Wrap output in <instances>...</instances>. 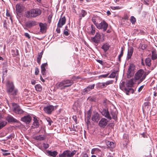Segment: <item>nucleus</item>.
Wrapping results in <instances>:
<instances>
[{
    "instance_id": "nucleus-1",
    "label": "nucleus",
    "mask_w": 157,
    "mask_h": 157,
    "mask_svg": "<svg viewBox=\"0 0 157 157\" xmlns=\"http://www.w3.org/2000/svg\"><path fill=\"white\" fill-rule=\"evenodd\" d=\"M148 72H145L143 69L139 70L135 74V79L136 80H139L138 84L142 82L146 78Z\"/></svg>"
},
{
    "instance_id": "nucleus-2",
    "label": "nucleus",
    "mask_w": 157,
    "mask_h": 157,
    "mask_svg": "<svg viewBox=\"0 0 157 157\" xmlns=\"http://www.w3.org/2000/svg\"><path fill=\"white\" fill-rule=\"evenodd\" d=\"M7 92L10 96L14 97L17 95L18 90L15 88L13 82L8 81L7 83Z\"/></svg>"
},
{
    "instance_id": "nucleus-3",
    "label": "nucleus",
    "mask_w": 157,
    "mask_h": 157,
    "mask_svg": "<svg viewBox=\"0 0 157 157\" xmlns=\"http://www.w3.org/2000/svg\"><path fill=\"white\" fill-rule=\"evenodd\" d=\"M41 13V10L39 8L33 9L27 11L26 14L27 17H35L40 15Z\"/></svg>"
},
{
    "instance_id": "nucleus-4",
    "label": "nucleus",
    "mask_w": 157,
    "mask_h": 157,
    "mask_svg": "<svg viewBox=\"0 0 157 157\" xmlns=\"http://www.w3.org/2000/svg\"><path fill=\"white\" fill-rule=\"evenodd\" d=\"M74 83L72 80H66L62 81L58 84L57 88L61 90L64 89L70 86Z\"/></svg>"
},
{
    "instance_id": "nucleus-5",
    "label": "nucleus",
    "mask_w": 157,
    "mask_h": 157,
    "mask_svg": "<svg viewBox=\"0 0 157 157\" xmlns=\"http://www.w3.org/2000/svg\"><path fill=\"white\" fill-rule=\"evenodd\" d=\"M104 37V35L103 33H99L98 32L96 33V35L94 37H91V41L98 44L100 43L101 36Z\"/></svg>"
},
{
    "instance_id": "nucleus-6",
    "label": "nucleus",
    "mask_w": 157,
    "mask_h": 157,
    "mask_svg": "<svg viewBox=\"0 0 157 157\" xmlns=\"http://www.w3.org/2000/svg\"><path fill=\"white\" fill-rule=\"evenodd\" d=\"M12 105V109L15 113L19 114H22L23 113L24 111L17 104L13 103Z\"/></svg>"
},
{
    "instance_id": "nucleus-7",
    "label": "nucleus",
    "mask_w": 157,
    "mask_h": 157,
    "mask_svg": "<svg viewBox=\"0 0 157 157\" xmlns=\"http://www.w3.org/2000/svg\"><path fill=\"white\" fill-rule=\"evenodd\" d=\"M135 67V66L133 64L129 65L127 74V77L128 78H130L134 75Z\"/></svg>"
},
{
    "instance_id": "nucleus-8",
    "label": "nucleus",
    "mask_w": 157,
    "mask_h": 157,
    "mask_svg": "<svg viewBox=\"0 0 157 157\" xmlns=\"http://www.w3.org/2000/svg\"><path fill=\"white\" fill-rule=\"evenodd\" d=\"M98 29L103 30V31L105 32L108 27V24L104 21H102L100 23L98 24L96 26Z\"/></svg>"
},
{
    "instance_id": "nucleus-9",
    "label": "nucleus",
    "mask_w": 157,
    "mask_h": 157,
    "mask_svg": "<svg viewBox=\"0 0 157 157\" xmlns=\"http://www.w3.org/2000/svg\"><path fill=\"white\" fill-rule=\"evenodd\" d=\"M54 109V107L51 105H47L44 108V110L45 113L50 114Z\"/></svg>"
},
{
    "instance_id": "nucleus-10",
    "label": "nucleus",
    "mask_w": 157,
    "mask_h": 157,
    "mask_svg": "<svg viewBox=\"0 0 157 157\" xmlns=\"http://www.w3.org/2000/svg\"><path fill=\"white\" fill-rule=\"evenodd\" d=\"M101 114L103 116H104L108 119L110 120L112 119V118L110 115L109 112L107 110L105 109H103L101 111Z\"/></svg>"
},
{
    "instance_id": "nucleus-11",
    "label": "nucleus",
    "mask_w": 157,
    "mask_h": 157,
    "mask_svg": "<svg viewBox=\"0 0 157 157\" xmlns=\"http://www.w3.org/2000/svg\"><path fill=\"white\" fill-rule=\"evenodd\" d=\"M66 19L64 16L63 17L60 18L57 24L58 27L61 28L66 23Z\"/></svg>"
},
{
    "instance_id": "nucleus-12",
    "label": "nucleus",
    "mask_w": 157,
    "mask_h": 157,
    "mask_svg": "<svg viewBox=\"0 0 157 157\" xmlns=\"http://www.w3.org/2000/svg\"><path fill=\"white\" fill-rule=\"evenodd\" d=\"M108 121L106 119L102 118L98 124L99 125L100 127L104 128L107 125Z\"/></svg>"
},
{
    "instance_id": "nucleus-13",
    "label": "nucleus",
    "mask_w": 157,
    "mask_h": 157,
    "mask_svg": "<svg viewBox=\"0 0 157 157\" xmlns=\"http://www.w3.org/2000/svg\"><path fill=\"white\" fill-rule=\"evenodd\" d=\"M100 118L99 114L97 112L94 113L92 116V120L94 122H98Z\"/></svg>"
},
{
    "instance_id": "nucleus-14",
    "label": "nucleus",
    "mask_w": 157,
    "mask_h": 157,
    "mask_svg": "<svg viewBox=\"0 0 157 157\" xmlns=\"http://www.w3.org/2000/svg\"><path fill=\"white\" fill-rule=\"evenodd\" d=\"M96 29L95 26L93 25H91L90 27L87 29V32L90 34L94 35Z\"/></svg>"
},
{
    "instance_id": "nucleus-15",
    "label": "nucleus",
    "mask_w": 157,
    "mask_h": 157,
    "mask_svg": "<svg viewBox=\"0 0 157 157\" xmlns=\"http://www.w3.org/2000/svg\"><path fill=\"white\" fill-rule=\"evenodd\" d=\"M6 120L9 122H16L18 123V121L10 115H8L6 118Z\"/></svg>"
},
{
    "instance_id": "nucleus-16",
    "label": "nucleus",
    "mask_w": 157,
    "mask_h": 157,
    "mask_svg": "<svg viewBox=\"0 0 157 157\" xmlns=\"http://www.w3.org/2000/svg\"><path fill=\"white\" fill-rule=\"evenodd\" d=\"M33 122L32 127L33 128H36L39 127L40 124L38 121V120L37 119L36 117H34L33 119Z\"/></svg>"
},
{
    "instance_id": "nucleus-17",
    "label": "nucleus",
    "mask_w": 157,
    "mask_h": 157,
    "mask_svg": "<svg viewBox=\"0 0 157 157\" xmlns=\"http://www.w3.org/2000/svg\"><path fill=\"white\" fill-rule=\"evenodd\" d=\"M31 120V117L29 115L24 117L21 118V120L27 124H29Z\"/></svg>"
},
{
    "instance_id": "nucleus-18",
    "label": "nucleus",
    "mask_w": 157,
    "mask_h": 157,
    "mask_svg": "<svg viewBox=\"0 0 157 157\" xmlns=\"http://www.w3.org/2000/svg\"><path fill=\"white\" fill-rule=\"evenodd\" d=\"M24 7L17 4L16 6V12L17 14H19L22 12L24 10Z\"/></svg>"
},
{
    "instance_id": "nucleus-19",
    "label": "nucleus",
    "mask_w": 157,
    "mask_h": 157,
    "mask_svg": "<svg viewBox=\"0 0 157 157\" xmlns=\"http://www.w3.org/2000/svg\"><path fill=\"white\" fill-rule=\"evenodd\" d=\"M133 52V48L132 47H131L128 49V52L127 59L128 60L130 59L132 55Z\"/></svg>"
},
{
    "instance_id": "nucleus-20",
    "label": "nucleus",
    "mask_w": 157,
    "mask_h": 157,
    "mask_svg": "<svg viewBox=\"0 0 157 157\" xmlns=\"http://www.w3.org/2000/svg\"><path fill=\"white\" fill-rule=\"evenodd\" d=\"M135 78H132L127 81L126 83V86L128 87H132L133 86L134 84V80Z\"/></svg>"
},
{
    "instance_id": "nucleus-21",
    "label": "nucleus",
    "mask_w": 157,
    "mask_h": 157,
    "mask_svg": "<svg viewBox=\"0 0 157 157\" xmlns=\"http://www.w3.org/2000/svg\"><path fill=\"white\" fill-rule=\"evenodd\" d=\"M36 22L34 21H28L25 23V25L26 27L28 28H30L36 25Z\"/></svg>"
},
{
    "instance_id": "nucleus-22",
    "label": "nucleus",
    "mask_w": 157,
    "mask_h": 157,
    "mask_svg": "<svg viewBox=\"0 0 157 157\" xmlns=\"http://www.w3.org/2000/svg\"><path fill=\"white\" fill-rule=\"evenodd\" d=\"M95 86V84L89 85L88 87L85 88L84 90V92L85 94L87 93L89 91H90L91 90L94 89Z\"/></svg>"
},
{
    "instance_id": "nucleus-23",
    "label": "nucleus",
    "mask_w": 157,
    "mask_h": 157,
    "mask_svg": "<svg viewBox=\"0 0 157 157\" xmlns=\"http://www.w3.org/2000/svg\"><path fill=\"white\" fill-rule=\"evenodd\" d=\"M39 26L40 27V31L43 33L44 32L47 28V25L46 24L40 23Z\"/></svg>"
},
{
    "instance_id": "nucleus-24",
    "label": "nucleus",
    "mask_w": 157,
    "mask_h": 157,
    "mask_svg": "<svg viewBox=\"0 0 157 157\" xmlns=\"http://www.w3.org/2000/svg\"><path fill=\"white\" fill-rule=\"evenodd\" d=\"M47 63H45L42 64L41 66V73L43 75H45L46 74V70L45 67L47 66Z\"/></svg>"
},
{
    "instance_id": "nucleus-25",
    "label": "nucleus",
    "mask_w": 157,
    "mask_h": 157,
    "mask_svg": "<svg viewBox=\"0 0 157 157\" xmlns=\"http://www.w3.org/2000/svg\"><path fill=\"white\" fill-rule=\"evenodd\" d=\"M110 113L112 117L113 118L114 120H116L117 119V112L116 109H114L111 110Z\"/></svg>"
},
{
    "instance_id": "nucleus-26",
    "label": "nucleus",
    "mask_w": 157,
    "mask_h": 157,
    "mask_svg": "<svg viewBox=\"0 0 157 157\" xmlns=\"http://www.w3.org/2000/svg\"><path fill=\"white\" fill-rule=\"evenodd\" d=\"M46 152L49 155L53 157H55L57 154V152L55 151L52 152L50 151L47 150Z\"/></svg>"
},
{
    "instance_id": "nucleus-27",
    "label": "nucleus",
    "mask_w": 157,
    "mask_h": 157,
    "mask_svg": "<svg viewBox=\"0 0 157 157\" xmlns=\"http://www.w3.org/2000/svg\"><path fill=\"white\" fill-rule=\"evenodd\" d=\"M99 19V17L96 16L94 15L92 18V21L94 24L96 26L97 24H98L96 21Z\"/></svg>"
},
{
    "instance_id": "nucleus-28",
    "label": "nucleus",
    "mask_w": 157,
    "mask_h": 157,
    "mask_svg": "<svg viewBox=\"0 0 157 157\" xmlns=\"http://www.w3.org/2000/svg\"><path fill=\"white\" fill-rule=\"evenodd\" d=\"M43 54V52L42 51L41 52L39 53L38 54V56L36 59V61L39 64H40V61L42 57V56Z\"/></svg>"
},
{
    "instance_id": "nucleus-29",
    "label": "nucleus",
    "mask_w": 157,
    "mask_h": 157,
    "mask_svg": "<svg viewBox=\"0 0 157 157\" xmlns=\"http://www.w3.org/2000/svg\"><path fill=\"white\" fill-rule=\"evenodd\" d=\"M124 90L126 92V94L127 95H129L130 93H133L134 91V90L133 89L131 88H124Z\"/></svg>"
},
{
    "instance_id": "nucleus-30",
    "label": "nucleus",
    "mask_w": 157,
    "mask_h": 157,
    "mask_svg": "<svg viewBox=\"0 0 157 157\" xmlns=\"http://www.w3.org/2000/svg\"><path fill=\"white\" fill-rule=\"evenodd\" d=\"M67 157H72L76 153V151L74 150L72 152L68 150Z\"/></svg>"
},
{
    "instance_id": "nucleus-31",
    "label": "nucleus",
    "mask_w": 157,
    "mask_h": 157,
    "mask_svg": "<svg viewBox=\"0 0 157 157\" xmlns=\"http://www.w3.org/2000/svg\"><path fill=\"white\" fill-rule=\"evenodd\" d=\"M109 44L106 43L104 44L102 46L101 48L104 50L105 52H106L109 49Z\"/></svg>"
},
{
    "instance_id": "nucleus-32",
    "label": "nucleus",
    "mask_w": 157,
    "mask_h": 157,
    "mask_svg": "<svg viewBox=\"0 0 157 157\" xmlns=\"http://www.w3.org/2000/svg\"><path fill=\"white\" fill-rule=\"evenodd\" d=\"M68 152V150L64 151L62 154H59V157H67Z\"/></svg>"
},
{
    "instance_id": "nucleus-33",
    "label": "nucleus",
    "mask_w": 157,
    "mask_h": 157,
    "mask_svg": "<svg viewBox=\"0 0 157 157\" xmlns=\"http://www.w3.org/2000/svg\"><path fill=\"white\" fill-rule=\"evenodd\" d=\"M107 146L109 147L113 148L114 147V143L113 142L107 141L106 142Z\"/></svg>"
},
{
    "instance_id": "nucleus-34",
    "label": "nucleus",
    "mask_w": 157,
    "mask_h": 157,
    "mask_svg": "<svg viewBox=\"0 0 157 157\" xmlns=\"http://www.w3.org/2000/svg\"><path fill=\"white\" fill-rule=\"evenodd\" d=\"M86 14L87 13L85 10H82L80 14V17H81L80 19H81L82 17H85Z\"/></svg>"
},
{
    "instance_id": "nucleus-35",
    "label": "nucleus",
    "mask_w": 157,
    "mask_h": 157,
    "mask_svg": "<svg viewBox=\"0 0 157 157\" xmlns=\"http://www.w3.org/2000/svg\"><path fill=\"white\" fill-rule=\"evenodd\" d=\"M157 58V54L156 52L155 51L152 52V60L155 59Z\"/></svg>"
},
{
    "instance_id": "nucleus-36",
    "label": "nucleus",
    "mask_w": 157,
    "mask_h": 157,
    "mask_svg": "<svg viewBox=\"0 0 157 157\" xmlns=\"http://www.w3.org/2000/svg\"><path fill=\"white\" fill-rule=\"evenodd\" d=\"M35 89L37 91H41L42 90L41 86L40 84H37L35 86Z\"/></svg>"
},
{
    "instance_id": "nucleus-37",
    "label": "nucleus",
    "mask_w": 157,
    "mask_h": 157,
    "mask_svg": "<svg viewBox=\"0 0 157 157\" xmlns=\"http://www.w3.org/2000/svg\"><path fill=\"white\" fill-rule=\"evenodd\" d=\"M151 59L149 58H147L145 59V63L147 66H150L151 65Z\"/></svg>"
},
{
    "instance_id": "nucleus-38",
    "label": "nucleus",
    "mask_w": 157,
    "mask_h": 157,
    "mask_svg": "<svg viewBox=\"0 0 157 157\" xmlns=\"http://www.w3.org/2000/svg\"><path fill=\"white\" fill-rule=\"evenodd\" d=\"M3 155L7 156L10 155V153L9 152L8 150L1 149Z\"/></svg>"
},
{
    "instance_id": "nucleus-39",
    "label": "nucleus",
    "mask_w": 157,
    "mask_h": 157,
    "mask_svg": "<svg viewBox=\"0 0 157 157\" xmlns=\"http://www.w3.org/2000/svg\"><path fill=\"white\" fill-rule=\"evenodd\" d=\"M36 139L39 140H43L45 139V137L44 136L39 135L36 137Z\"/></svg>"
},
{
    "instance_id": "nucleus-40",
    "label": "nucleus",
    "mask_w": 157,
    "mask_h": 157,
    "mask_svg": "<svg viewBox=\"0 0 157 157\" xmlns=\"http://www.w3.org/2000/svg\"><path fill=\"white\" fill-rule=\"evenodd\" d=\"M7 122L5 121H2L0 122V129L4 127L7 124Z\"/></svg>"
},
{
    "instance_id": "nucleus-41",
    "label": "nucleus",
    "mask_w": 157,
    "mask_h": 157,
    "mask_svg": "<svg viewBox=\"0 0 157 157\" xmlns=\"http://www.w3.org/2000/svg\"><path fill=\"white\" fill-rule=\"evenodd\" d=\"M63 34L66 36L69 35L68 30L67 29V26H66L65 29L63 31Z\"/></svg>"
},
{
    "instance_id": "nucleus-42",
    "label": "nucleus",
    "mask_w": 157,
    "mask_h": 157,
    "mask_svg": "<svg viewBox=\"0 0 157 157\" xmlns=\"http://www.w3.org/2000/svg\"><path fill=\"white\" fill-rule=\"evenodd\" d=\"M117 72H113L111 73L108 77L110 78H114L116 75Z\"/></svg>"
},
{
    "instance_id": "nucleus-43",
    "label": "nucleus",
    "mask_w": 157,
    "mask_h": 157,
    "mask_svg": "<svg viewBox=\"0 0 157 157\" xmlns=\"http://www.w3.org/2000/svg\"><path fill=\"white\" fill-rule=\"evenodd\" d=\"M109 73H108L105 75H100L99 76V78H105L109 75Z\"/></svg>"
},
{
    "instance_id": "nucleus-44",
    "label": "nucleus",
    "mask_w": 157,
    "mask_h": 157,
    "mask_svg": "<svg viewBox=\"0 0 157 157\" xmlns=\"http://www.w3.org/2000/svg\"><path fill=\"white\" fill-rule=\"evenodd\" d=\"M124 84L125 82L124 81L122 82L121 83L120 86L121 90H123L125 88H124Z\"/></svg>"
},
{
    "instance_id": "nucleus-45",
    "label": "nucleus",
    "mask_w": 157,
    "mask_h": 157,
    "mask_svg": "<svg viewBox=\"0 0 157 157\" xmlns=\"http://www.w3.org/2000/svg\"><path fill=\"white\" fill-rule=\"evenodd\" d=\"M130 20L132 24L134 23L136 21V18L132 16L131 17Z\"/></svg>"
},
{
    "instance_id": "nucleus-46",
    "label": "nucleus",
    "mask_w": 157,
    "mask_h": 157,
    "mask_svg": "<svg viewBox=\"0 0 157 157\" xmlns=\"http://www.w3.org/2000/svg\"><path fill=\"white\" fill-rule=\"evenodd\" d=\"M113 82H114L112 80L107 81L106 82H105L106 84V86L109 85L110 84H113Z\"/></svg>"
},
{
    "instance_id": "nucleus-47",
    "label": "nucleus",
    "mask_w": 157,
    "mask_h": 157,
    "mask_svg": "<svg viewBox=\"0 0 157 157\" xmlns=\"http://www.w3.org/2000/svg\"><path fill=\"white\" fill-rule=\"evenodd\" d=\"M110 8L112 10H118L121 9L119 6H111Z\"/></svg>"
},
{
    "instance_id": "nucleus-48",
    "label": "nucleus",
    "mask_w": 157,
    "mask_h": 157,
    "mask_svg": "<svg viewBox=\"0 0 157 157\" xmlns=\"http://www.w3.org/2000/svg\"><path fill=\"white\" fill-rule=\"evenodd\" d=\"M39 72V69L37 67H36L35 68V75H37Z\"/></svg>"
},
{
    "instance_id": "nucleus-49",
    "label": "nucleus",
    "mask_w": 157,
    "mask_h": 157,
    "mask_svg": "<svg viewBox=\"0 0 157 157\" xmlns=\"http://www.w3.org/2000/svg\"><path fill=\"white\" fill-rule=\"evenodd\" d=\"M43 147L45 149H47L49 147V145L48 144L44 143L43 144Z\"/></svg>"
},
{
    "instance_id": "nucleus-50",
    "label": "nucleus",
    "mask_w": 157,
    "mask_h": 157,
    "mask_svg": "<svg viewBox=\"0 0 157 157\" xmlns=\"http://www.w3.org/2000/svg\"><path fill=\"white\" fill-rule=\"evenodd\" d=\"M73 119L75 121V123L77 124L78 123L77 118L76 116H73L72 117Z\"/></svg>"
},
{
    "instance_id": "nucleus-51",
    "label": "nucleus",
    "mask_w": 157,
    "mask_h": 157,
    "mask_svg": "<svg viewBox=\"0 0 157 157\" xmlns=\"http://www.w3.org/2000/svg\"><path fill=\"white\" fill-rule=\"evenodd\" d=\"M140 46L141 47V48L142 50L145 49L146 48V46L145 44L143 45V44H140Z\"/></svg>"
},
{
    "instance_id": "nucleus-52",
    "label": "nucleus",
    "mask_w": 157,
    "mask_h": 157,
    "mask_svg": "<svg viewBox=\"0 0 157 157\" xmlns=\"http://www.w3.org/2000/svg\"><path fill=\"white\" fill-rule=\"evenodd\" d=\"M99 150V149L97 148L92 149L91 151V153L92 154L94 153V151H98Z\"/></svg>"
},
{
    "instance_id": "nucleus-53",
    "label": "nucleus",
    "mask_w": 157,
    "mask_h": 157,
    "mask_svg": "<svg viewBox=\"0 0 157 157\" xmlns=\"http://www.w3.org/2000/svg\"><path fill=\"white\" fill-rule=\"evenodd\" d=\"M46 119L47 121L48 122V124H49L50 125H51V122L52 121L51 120L50 118H48Z\"/></svg>"
},
{
    "instance_id": "nucleus-54",
    "label": "nucleus",
    "mask_w": 157,
    "mask_h": 157,
    "mask_svg": "<svg viewBox=\"0 0 157 157\" xmlns=\"http://www.w3.org/2000/svg\"><path fill=\"white\" fill-rule=\"evenodd\" d=\"M123 51H124V49L123 48H121V53L118 56H120V57H121L123 56Z\"/></svg>"
},
{
    "instance_id": "nucleus-55",
    "label": "nucleus",
    "mask_w": 157,
    "mask_h": 157,
    "mask_svg": "<svg viewBox=\"0 0 157 157\" xmlns=\"http://www.w3.org/2000/svg\"><path fill=\"white\" fill-rule=\"evenodd\" d=\"M14 135L13 134H10V135H9L8 136L7 138L8 139H11L12 138L14 137Z\"/></svg>"
},
{
    "instance_id": "nucleus-56",
    "label": "nucleus",
    "mask_w": 157,
    "mask_h": 157,
    "mask_svg": "<svg viewBox=\"0 0 157 157\" xmlns=\"http://www.w3.org/2000/svg\"><path fill=\"white\" fill-rule=\"evenodd\" d=\"M99 84L102 85L103 88L105 87L106 86L105 82L99 83Z\"/></svg>"
},
{
    "instance_id": "nucleus-57",
    "label": "nucleus",
    "mask_w": 157,
    "mask_h": 157,
    "mask_svg": "<svg viewBox=\"0 0 157 157\" xmlns=\"http://www.w3.org/2000/svg\"><path fill=\"white\" fill-rule=\"evenodd\" d=\"M24 35L26 37H27L29 39H30L31 38L30 36L28 33H25Z\"/></svg>"
},
{
    "instance_id": "nucleus-58",
    "label": "nucleus",
    "mask_w": 157,
    "mask_h": 157,
    "mask_svg": "<svg viewBox=\"0 0 157 157\" xmlns=\"http://www.w3.org/2000/svg\"><path fill=\"white\" fill-rule=\"evenodd\" d=\"M144 85H142L140 86L138 89V91L139 92H140L142 89L144 87Z\"/></svg>"
},
{
    "instance_id": "nucleus-59",
    "label": "nucleus",
    "mask_w": 157,
    "mask_h": 157,
    "mask_svg": "<svg viewBox=\"0 0 157 157\" xmlns=\"http://www.w3.org/2000/svg\"><path fill=\"white\" fill-rule=\"evenodd\" d=\"M31 84L33 85H34L35 84L36 81L34 80H33L31 81Z\"/></svg>"
},
{
    "instance_id": "nucleus-60",
    "label": "nucleus",
    "mask_w": 157,
    "mask_h": 157,
    "mask_svg": "<svg viewBox=\"0 0 157 157\" xmlns=\"http://www.w3.org/2000/svg\"><path fill=\"white\" fill-rule=\"evenodd\" d=\"M16 53H15L14 55V56H15L17 55H19V53H18V50L17 49H16Z\"/></svg>"
},
{
    "instance_id": "nucleus-61",
    "label": "nucleus",
    "mask_w": 157,
    "mask_h": 157,
    "mask_svg": "<svg viewBox=\"0 0 157 157\" xmlns=\"http://www.w3.org/2000/svg\"><path fill=\"white\" fill-rule=\"evenodd\" d=\"M97 61L99 63H100L101 64H102V63H103V61L101 60H99V59H98L97 60Z\"/></svg>"
},
{
    "instance_id": "nucleus-62",
    "label": "nucleus",
    "mask_w": 157,
    "mask_h": 157,
    "mask_svg": "<svg viewBox=\"0 0 157 157\" xmlns=\"http://www.w3.org/2000/svg\"><path fill=\"white\" fill-rule=\"evenodd\" d=\"M4 27L5 28H6V29H7V27L6 25V23L5 21L4 23V25H3Z\"/></svg>"
},
{
    "instance_id": "nucleus-63",
    "label": "nucleus",
    "mask_w": 157,
    "mask_h": 157,
    "mask_svg": "<svg viewBox=\"0 0 157 157\" xmlns=\"http://www.w3.org/2000/svg\"><path fill=\"white\" fill-rule=\"evenodd\" d=\"M7 70H5L3 71V75L6 74L7 73Z\"/></svg>"
},
{
    "instance_id": "nucleus-64",
    "label": "nucleus",
    "mask_w": 157,
    "mask_h": 157,
    "mask_svg": "<svg viewBox=\"0 0 157 157\" xmlns=\"http://www.w3.org/2000/svg\"><path fill=\"white\" fill-rule=\"evenodd\" d=\"M56 31L58 33H59L60 32V29L59 28H57L56 29Z\"/></svg>"
}]
</instances>
